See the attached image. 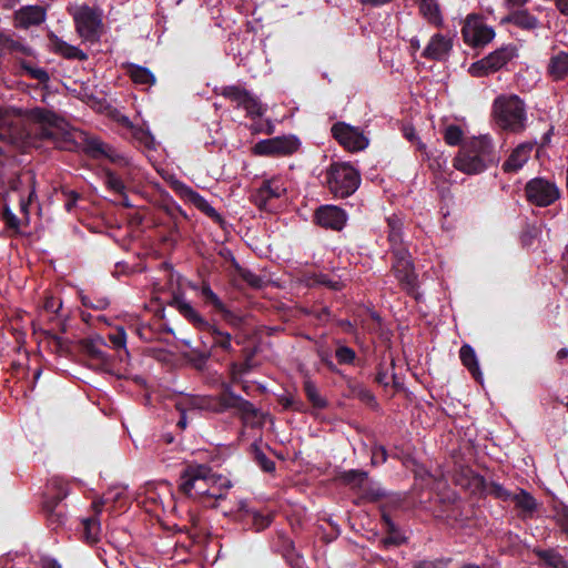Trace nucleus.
<instances>
[{
	"label": "nucleus",
	"mask_w": 568,
	"mask_h": 568,
	"mask_svg": "<svg viewBox=\"0 0 568 568\" xmlns=\"http://www.w3.org/2000/svg\"><path fill=\"white\" fill-rule=\"evenodd\" d=\"M231 487L229 478L204 464L187 465L179 479L180 491L205 507H215Z\"/></svg>",
	"instance_id": "f257e3e1"
},
{
	"label": "nucleus",
	"mask_w": 568,
	"mask_h": 568,
	"mask_svg": "<svg viewBox=\"0 0 568 568\" xmlns=\"http://www.w3.org/2000/svg\"><path fill=\"white\" fill-rule=\"evenodd\" d=\"M499 155L489 135H479L467 139L454 158L453 165L456 170L468 174H480L490 166L497 164Z\"/></svg>",
	"instance_id": "f03ea898"
},
{
	"label": "nucleus",
	"mask_w": 568,
	"mask_h": 568,
	"mask_svg": "<svg viewBox=\"0 0 568 568\" xmlns=\"http://www.w3.org/2000/svg\"><path fill=\"white\" fill-rule=\"evenodd\" d=\"M493 116L503 130L521 132L527 122L526 104L517 94H500L493 102Z\"/></svg>",
	"instance_id": "7ed1b4c3"
},
{
	"label": "nucleus",
	"mask_w": 568,
	"mask_h": 568,
	"mask_svg": "<svg viewBox=\"0 0 568 568\" xmlns=\"http://www.w3.org/2000/svg\"><path fill=\"white\" fill-rule=\"evenodd\" d=\"M79 36L88 42H97L103 31V10L88 4L72 6L69 9Z\"/></svg>",
	"instance_id": "20e7f679"
},
{
	"label": "nucleus",
	"mask_w": 568,
	"mask_h": 568,
	"mask_svg": "<svg viewBox=\"0 0 568 568\" xmlns=\"http://www.w3.org/2000/svg\"><path fill=\"white\" fill-rule=\"evenodd\" d=\"M326 183L335 196L347 197L358 189L361 175L351 164L336 162L326 172Z\"/></svg>",
	"instance_id": "39448f33"
},
{
	"label": "nucleus",
	"mask_w": 568,
	"mask_h": 568,
	"mask_svg": "<svg viewBox=\"0 0 568 568\" xmlns=\"http://www.w3.org/2000/svg\"><path fill=\"white\" fill-rule=\"evenodd\" d=\"M516 55L513 45H504L469 67L473 77H484L497 72Z\"/></svg>",
	"instance_id": "423d86ee"
},
{
	"label": "nucleus",
	"mask_w": 568,
	"mask_h": 568,
	"mask_svg": "<svg viewBox=\"0 0 568 568\" xmlns=\"http://www.w3.org/2000/svg\"><path fill=\"white\" fill-rule=\"evenodd\" d=\"M464 41L471 47H484L495 38V30L477 14L467 16L462 28Z\"/></svg>",
	"instance_id": "0eeeda50"
},
{
	"label": "nucleus",
	"mask_w": 568,
	"mask_h": 568,
	"mask_svg": "<svg viewBox=\"0 0 568 568\" xmlns=\"http://www.w3.org/2000/svg\"><path fill=\"white\" fill-rule=\"evenodd\" d=\"M331 131L334 139L337 140V142L347 151H363L369 144V139L359 128L349 125L345 122L335 123Z\"/></svg>",
	"instance_id": "6e6552de"
},
{
	"label": "nucleus",
	"mask_w": 568,
	"mask_h": 568,
	"mask_svg": "<svg viewBox=\"0 0 568 568\" xmlns=\"http://www.w3.org/2000/svg\"><path fill=\"white\" fill-rule=\"evenodd\" d=\"M221 94L236 103L237 108L244 109L247 116H262L266 111V106L262 104L257 97L239 85L224 87Z\"/></svg>",
	"instance_id": "1a4fd4ad"
},
{
	"label": "nucleus",
	"mask_w": 568,
	"mask_h": 568,
	"mask_svg": "<svg viewBox=\"0 0 568 568\" xmlns=\"http://www.w3.org/2000/svg\"><path fill=\"white\" fill-rule=\"evenodd\" d=\"M525 191L528 201L537 206H548L559 197L557 186L540 178L530 180Z\"/></svg>",
	"instance_id": "9d476101"
},
{
	"label": "nucleus",
	"mask_w": 568,
	"mask_h": 568,
	"mask_svg": "<svg viewBox=\"0 0 568 568\" xmlns=\"http://www.w3.org/2000/svg\"><path fill=\"white\" fill-rule=\"evenodd\" d=\"M393 272L402 286L413 292L417 286V276L410 255L406 248H396L393 262Z\"/></svg>",
	"instance_id": "9b49d317"
},
{
	"label": "nucleus",
	"mask_w": 568,
	"mask_h": 568,
	"mask_svg": "<svg viewBox=\"0 0 568 568\" xmlns=\"http://www.w3.org/2000/svg\"><path fill=\"white\" fill-rule=\"evenodd\" d=\"M300 146L295 136H276L257 142L253 152L257 155H290Z\"/></svg>",
	"instance_id": "f8f14e48"
},
{
	"label": "nucleus",
	"mask_w": 568,
	"mask_h": 568,
	"mask_svg": "<svg viewBox=\"0 0 568 568\" xmlns=\"http://www.w3.org/2000/svg\"><path fill=\"white\" fill-rule=\"evenodd\" d=\"M171 186L176 192V194L180 195V197L192 203L197 210L203 212L209 217L217 222L222 220L217 211L200 193L194 191L184 182L180 180H173L171 182Z\"/></svg>",
	"instance_id": "ddd939ff"
},
{
	"label": "nucleus",
	"mask_w": 568,
	"mask_h": 568,
	"mask_svg": "<svg viewBox=\"0 0 568 568\" xmlns=\"http://www.w3.org/2000/svg\"><path fill=\"white\" fill-rule=\"evenodd\" d=\"M179 412L194 414L200 410L221 412V396H192L186 395L179 398L175 404Z\"/></svg>",
	"instance_id": "4468645a"
},
{
	"label": "nucleus",
	"mask_w": 568,
	"mask_h": 568,
	"mask_svg": "<svg viewBox=\"0 0 568 568\" xmlns=\"http://www.w3.org/2000/svg\"><path fill=\"white\" fill-rule=\"evenodd\" d=\"M453 49V38L442 33H435L422 52V57L434 60L445 61L448 59Z\"/></svg>",
	"instance_id": "2eb2a0df"
},
{
	"label": "nucleus",
	"mask_w": 568,
	"mask_h": 568,
	"mask_svg": "<svg viewBox=\"0 0 568 568\" xmlns=\"http://www.w3.org/2000/svg\"><path fill=\"white\" fill-rule=\"evenodd\" d=\"M510 501L514 504L518 516L524 520L537 517L541 507V504L530 493L521 488L514 491Z\"/></svg>",
	"instance_id": "dca6fc26"
},
{
	"label": "nucleus",
	"mask_w": 568,
	"mask_h": 568,
	"mask_svg": "<svg viewBox=\"0 0 568 568\" xmlns=\"http://www.w3.org/2000/svg\"><path fill=\"white\" fill-rule=\"evenodd\" d=\"M315 220L323 227L341 231L346 224L347 215L338 206L323 205L317 209Z\"/></svg>",
	"instance_id": "f3484780"
},
{
	"label": "nucleus",
	"mask_w": 568,
	"mask_h": 568,
	"mask_svg": "<svg viewBox=\"0 0 568 568\" xmlns=\"http://www.w3.org/2000/svg\"><path fill=\"white\" fill-rule=\"evenodd\" d=\"M229 408L237 409L246 419L256 417L257 415V409L252 403L243 399L241 396H237L227 389L224 394L221 395V412H224Z\"/></svg>",
	"instance_id": "a211bd4d"
},
{
	"label": "nucleus",
	"mask_w": 568,
	"mask_h": 568,
	"mask_svg": "<svg viewBox=\"0 0 568 568\" xmlns=\"http://www.w3.org/2000/svg\"><path fill=\"white\" fill-rule=\"evenodd\" d=\"M534 144L526 142L516 146L508 159L503 164V170L507 173L518 172L530 159Z\"/></svg>",
	"instance_id": "6ab92c4d"
},
{
	"label": "nucleus",
	"mask_w": 568,
	"mask_h": 568,
	"mask_svg": "<svg viewBox=\"0 0 568 568\" xmlns=\"http://www.w3.org/2000/svg\"><path fill=\"white\" fill-rule=\"evenodd\" d=\"M45 18L44 10L39 6H28L16 12V24L21 28L40 24Z\"/></svg>",
	"instance_id": "aec40b11"
},
{
	"label": "nucleus",
	"mask_w": 568,
	"mask_h": 568,
	"mask_svg": "<svg viewBox=\"0 0 568 568\" xmlns=\"http://www.w3.org/2000/svg\"><path fill=\"white\" fill-rule=\"evenodd\" d=\"M50 47L53 52H55L69 60L83 61V60H87V58H88V55L84 51H82L78 47L69 44L68 42H65L64 40L60 39L57 36L50 37Z\"/></svg>",
	"instance_id": "412c9836"
},
{
	"label": "nucleus",
	"mask_w": 568,
	"mask_h": 568,
	"mask_svg": "<svg viewBox=\"0 0 568 568\" xmlns=\"http://www.w3.org/2000/svg\"><path fill=\"white\" fill-rule=\"evenodd\" d=\"M178 311L200 331H209L211 324L184 300H175Z\"/></svg>",
	"instance_id": "4be33fe9"
},
{
	"label": "nucleus",
	"mask_w": 568,
	"mask_h": 568,
	"mask_svg": "<svg viewBox=\"0 0 568 568\" xmlns=\"http://www.w3.org/2000/svg\"><path fill=\"white\" fill-rule=\"evenodd\" d=\"M239 510L243 513V518H251L256 530H263L270 526L272 516L270 514L260 513L251 508L245 500L239 501Z\"/></svg>",
	"instance_id": "5701e85b"
},
{
	"label": "nucleus",
	"mask_w": 568,
	"mask_h": 568,
	"mask_svg": "<svg viewBox=\"0 0 568 568\" xmlns=\"http://www.w3.org/2000/svg\"><path fill=\"white\" fill-rule=\"evenodd\" d=\"M506 21L527 31L535 30L539 27L538 18L529 13L527 10H516L511 12L506 18Z\"/></svg>",
	"instance_id": "b1692460"
},
{
	"label": "nucleus",
	"mask_w": 568,
	"mask_h": 568,
	"mask_svg": "<svg viewBox=\"0 0 568 568\" xmlns=\"http://www.w3.org/2000/svg\"><path fill=\"white\" fill-rule=\"evenodd\" d=\"M548 72L554 80H561L568 75V53L560 51L554 54L548 63Z\"/></svg>",
	"instance_id": "393cba45"
},
{
	"label": "nucleus",
	"mask_w": 568,
	"mask_h": 568,
	"mask_svg": "<svg viewBox=\"0 0 568 568\" xmlns=\"http://www.w3.org/2000/svg\"><path fill=\"white\" fill-rule=\"evenodd\" d=\"M459 357L463 365L467 367V369L477 381H479L481 378V372L475 349L470 345L465 344L460 347Z\"/></svg>",
	"instance_id": "a878e982"
},
{
	"label": "nucleus",
	"mask_w": 568,
	"mask_h": 568,
	"mask_svg": "<svg viewBox=\"0 0 568 568\" xmlns=\"http://www.w3.org/2000/svg\"><path fill=\"white\" fill-rule=\"evenodd\" d=\"M286 192V187L281 178H274L263 183L258 191V196L263 200L278 199Z\"/></svg>",
	"instance_id": "bb28decb"
},
{
	"label": "nucleus",
	"mask_w": 568,
	"mask_h": 568,
	"mask_svg": "<svg viewBox=\"0 0 568 568\" xmlns=\"http://www.w3.org/2000/svg\"><path fill=\"white\" fill-rule=\"evenodd\" d=\"M419 11L423 17L434 26H440L443 17L436 0H418Z\"/></svg>",
	"instance_id": "cd10ccee"
},
{
	"label": "nucleus",
	"mask_w": 568,
	"mask_h": 568,
	"mask_svg": "<svg viewBox=\"0 0 568 568\" xmlns=\"http://www.w3.org/2000/svg\"><path fill=\"white\" fill-rule=\"evenodd\" d=\"M387 224L389 229L388 241L390 243V247L393 254H395L396 248H406L403 245L402 240V221L396 216H390L387 219Z\"/></svg>",
	"instance_id": "c85d7f7f"
},
{
	"label": "nucleus",
	"mask_w": 568,
	"mask_h": 568,
	"mask_svg": "<svg viewBox=\"0 0 568 568\" xmlns=\"http://www.w3.org/2000/svg\"><path fill=\"white\" fill-rule=\"evenodd\" d=\"M122 123L131 129L132 136L139 141L141 144L149 149L155 148V140L154 136L151 134V132L148 129H144L142 126H134L130 122V120L125 116L122 118Z\"/></svg>",
	"instance_id": "c756f323"
},
{
	"label": "nucleus",
	"mask_w": 568,
	"mask_h": 568,
	"mask_svg": "<svg viewBox=\"0 0 568 568\" xmlns=\"http://www.w3.org/2000/svg\"><path fill=\"white\" fill-rule=\"evenodd\" d=\"M103 156H105L112 163L119 165L120 168L128 169L125 176H126V179H130L131 169L133 168V163H132V160L128 155L119 152L116 149H114L113 146H111L109 144L105 149Z\"/></svg>",
	"instance_id": "7c9ffc66"
},
{
	"label": "nucleus",
	"mask_w": 568,
	"mask_h": 568,
	"mask_svg": "<svg viewBox=\"0 0 568 568\" xmlns=\"http://www.w3.org/2000/svg\"><path fill=\"white\" fill-rule=\"evenodd\" d=\"M105 345L103 338L99 337L90 342L85 346L87 354L91 359H95L101 368H105L109 365L108 355L101 349L100 346Z\"/></svg>",
	"instance_id": "2f4dec72"
},
{
	"label": "nucleus",
	"mask_w": 568,
	"mask_h": 568,
	"mask_svg": "<svg viewBox=\"0 0 568 568\" xmlns=\"http://www.w3.org/2000/svg\"><path fill=\"white\" fill-rule=\"evenodd\" d=\"M0 50L8 51L10 53H22L31 55L32 51L30 48L23 45L21 42L14 40L10 34L0 32Z\"/></svg>",
	"instance_id": "473e14b6"
},
{
	"label": "nucleus",
	"mask_w": 568,
	"mask_h": 568,
	"mask_svg": "<svg viewBox=\"0 0 568 568\" xmlns=\"http://www.w3.org/2000/svg\"><path fill=\"white\" fill-rule=\"evenodd\" d=\"M129 74L136 84L152 85L155 82L153 73L144 67L131 64L129 67Z\"/></svg>",
	"instance_id": "72a5a7b5"
},
{
	"label": "nucleus",
	"mask_w": 568,
	"mask_h": 568,
	"mask_svg": "<svg viewBox=\"0 0 568 568\" xmlns=\"http://www.w3.org/2000/svg\"><path fill=\"white\" fill-rule=\"evenodd\" d=\"M82 535L88 544H94L99 540L101 534V525L98 518L91 517L82 521Z\"/></svg>",
	"instance_id": "f704fd0d"
},
{
	"label": "nucleus",
	"mask_w": 568,
	"mask_h": 568,
	"mask_svg": "<svg viewBox=\"0 0 568 568\" xmlns=\"http://www.w3.org/2000/svg\"><path fill=\"white\" fill-rule=\"evenodd\" d=\"M103 181H104L105 186L110 191H112L119 195H124V191H126L125 183H124L123 179L120 175H118L115 172H113L109 169L103 170Z\"/></svg>",
	"instance_id": "c9c22d12"
},
{
	"label": "nucleus",
	"mask_w": 568,
	"mask_h": 568,
	"mask_svg": "<svg viewBox=\"0 0 568 568\" xmlns=\"http://www.w3.org/2000/svg\"><path fill=\"white\" fill-rule=\"evenodd\" d=\"M537 555L550 567L568 568V562L565 560L564 556L554 549L539 550Z\"/></svg>",
	"instance_id": "e433bc0d"
},
{
	"label": "nucleus",
	"mask_w": 568,
	"mask_h": 568,
	"mask_svg": "<svg viewBox=\"0 0 568 568\" xmlns=\"http://www.w3.org/2000/svg\"><path fill=\"white\" fill-rule=\"evenodd\" d=\"M304 390L308 400L315 407L323 408L326 406L325 399L320 395L316 385L311 379L304 382Z\"/></svg>",
	"instance_id": "4c0bfd02"
},
{
	"label": "nucleus",
	"mask_w": 568,
	"mask_h": 568,
	"mask_svg": "<svg viewBox=\"0 0 568 568\" xmlns=\"http://www.w3.org/2000/svg\"><path fill=\"white\" fill-rule=\"evenodd\" d=\"M8 197H9V194L3 196L2 220L4 221L7 227L18 232L20 229L21 221L10 210Z\"/></svg>",
	"instance_id": "58836bf2"
},
{
	"label": "nucleus",
	"mask_w": 568,
	"mask_h": 568,
	"mask_svg": "<svg viewBox=\"0 0 568 568\" xmlns=\"http://www.w3.org/2000/svg\"><path fill=\"white\" fill-rule=\"evenodd\" d=\"M463 130L456 124L446 126L444 131V140L448 145L452 146L463 144Z\"/></svg>",
	"instance_id": "ea45409f"
},
{
	"label": "nucleus",
	"mask_w": 568,
	"mask_h": 568,
	"mask_svg": "<svg viewBox=\"0 0 568 568\" xmlns=\"http://www.w3.org/2000/svg\"><path fill=\"white\" fill-rule=\"evenodd\" d=\"M201 296L204 301L211 305H213L217 311L224 312L225 305L220 300V297L212 291L209 284H203L200 288Z\"/></svg>",
	"instance_id": "a19ab883"
},
{
	"label": "nucleus",
	"mask_w": 568,
	"mask_h": 568,
	"mask_svg": "<svg viewBox=\"0 0 568 568\" xmlns=\"http://www.w3.org/2000/svg\"><path fill=\"white\" fill-rule=\"evenodd\" d=\"M20 64L21 68L27 72V74L30 75L32 79L38 80L40 83H47L49 81L50 77L44 69L34 67L24 61H21Z\"/></svg>",
	"instance_id": "79ce46f5"
},
{
	"label": "nucleus",
	"mask_w": 568,
	"mask_h": 568,
	"mask_svg": "<svg viewBox=\"0 0 568 568\" xmlns=\"http://www.w3.org/2000/svg\"><path fill=\"white\" fill-rule=\"evenodd\" d=\"M109 339L115 349H122L125 356H129L126 349V333L122 326L116 327L115 333L109 335Z\"/></svg>",
	"instance_id": "37998d69"
},
{
	"label": "nucleus",
	"mask_w": 568,
	"mask_h": 568,
	"mask_svg": "<svg viewBox=\"0 0 568 568\" xmlns=\"http://www.w3.org/2000/svg\"><path fill=\"white\" fill-rule=\"evenodd\" d=\"M209 332H211V334L214 337L215 346H219L224 351H231V335L229 333L221 332L214 326H211V328H209Z\"/></svg>",
	"instance_id": "c03bdc74"
},
{
	"label": "nucleus",
	"mask_w": 568,
	"mask_h": 568,
	"mask_svg": "<svg viewBox=\"0 0 568 568\" xmlns=\"http://www.w3.org/2000/svg\"><path fill=\"white\" fill-rule=\"evenodd\" d=\"M108 145L109 144L102 142L98 138H90L85 142V150L91 154V156L99 158L103 156Z\"/></svg>",
	"instance_id": "a18cd8bd"
},
{
	"label": "nucleus",
	"mask_w": 568,
	"mask_h": 568,
	"mask_svg": "<svg viewBox=\"0 0 568 568\" xmlns=\"http://www.w3.org/2000/svg\"><path fill=\"white\" fill-rule=\"evenodd\" d=\"M254 448V459L258 464V466L266 473H272L275 470V463L266 457V455L261 452L256 445Z\"/></svg>",
	"instance_id": "49530a36"
},
{
	"label": "nucleus",
	"mask_w": 568,
	"mask_h": 568,
	"mask_svg": "<svg viewBox=\"0 0 568 568\" xmlns=\"http://www.w3.org/2000/svg\"><path fill=\"white\" fill-rule=\"evenodd\" d=\"M335 357L339 364H352L356 354L351 347L341 345L336 348Z\"/></svg>",
	"instance_id": "de8ad7c7"
},
{
	"label": "nucleus",
	"mask_w": 568,
	"mask_h": 568,
	"mask_svg": "<svg viewBox=\"0 0 568 568\" xmlns=\"http://www.w3.org/2000/svg\"><path fill=\"white\" fill-rule=\"evenodd\" d=\"M384 521L387 526L388 531L392 534L390 536L383 539V542L385 546L389 545H399L402 542V537L395 529L394 523L390 520V518L386 515L383 516Z\"/></svg>",
	"instance_id": "09e8293b"
},
{
	"label": "nucleus",
	"mask_w": 568,
	"mask_h": 568,
	"mask_svg": "<svg viewBox=\"0 0 568 568\" xmlns=\"http://www.w3.org/2000/svg\"><path fill=\"white\" fill-rule=\"evenodd\" d=\"M488 494L494 496V497H496V498H498V499H500V500H503V501H510L514 491H510V490L506 489L500 484L493 483L488 487Z\"/></svg>",
	"instance_id": "8fccbe9b"
},
{
	"label": "nucleus",
	"mask_w": 568,
	"mask_h": 568,
	"mask_svg": "<svg viewBox=\"0 0 568 568\" xmlns=\"http://www.w3.org/2000/svg\"><path fill=\"white\" fill-rule=\"evenodd\" d=\"M81 302L84 306L93 310H105L110 305V301L105 296L91 298L90 296H82Z\"/></svg>",
	"instance_id": "3c124183"
},
{
	"label": "nucleus",
	"mask_w": 568,
	"mask_h": 568,
	"mask_svg": "<svg viewBox=\"0 0 568 568\" xmlns=\"http://www.w3.org/2000/svg\"><path fill=\"white\" fill-rule=\"evenodd\" d=\"M556 521L568 535V507H561L556 511Z\"/></svg>",
	"instance_id": "603ef678"
},
{
	"label": "nucleus",
	"mask_w": 568,
	"mask_h": 568,
	"mask_svg": "<svg viewBox=\"0 0 568 568\" xmlns=\"http://www.w3.org/2000/svg\"><path fill=\"white\" fill-rule=\"evenodd\" d=\"M366 477V473L359 470H348L343 474V480L353 484V483H362Z\"/></svg>",
	"instance_id": "864d4df0"
},
{
	"label": "nucleus",
	"mask_w": 568,
	"mask_h": 568,
	"mask_svg": "<svg viewBox=\"0 0 568 568\" xmlns=\"http://www.w3.org/2000/svg\"><path fill=\"white\" fill-rule=\"evenodd\" d=\"M448 560L436 559V560H423L415 565V568H447Z\"/></svg>",
	"instance_id": "5fc2aeb1"
},
{
	"label": "nucleus",
	"mask_w": 568,
	"mask_h": 568,
	"mask_svg": "<svg viewBox=\"0 0 568 568\" xmlns=\"http://www.w3.org/2000/svg\"><path fill=\"white\" fill-rule=\"evenodd\" d=\"M317 283L325 285L335 291H338L342 288V283L338 280L332 278L325 274L318 275Z\"/></svg>",
	"instance_id": "6e6d98bb"
},
{
	"label": "nucleus",
	"mask_w": 568,
	"mask_h": 568,
	"mask_svg": "<svg viewBox=\"0 0 568 568\" xmlns=\"http://www.w3.org/2000/svg\"><path fill=\"white\" fill-rule=\"evenodd\" d=\"M387 459V452L383 446L374 447L372 452V463L374 465H379L385 463Z\"/></svg>",
	"instance_id": "4d7b16f0"
},
{
	"label": "nucleus",
	"mask_w": 568,
	"mask_h": 568,
	"mask_svg": "<svg viewBox=\"0 0 568 568\" xmlns=\"http://www.w3.org/2000/svg\"><path fill=\"white\" fill-rule=\"evenodd\" d=\"M404 136L410 141V142H416V145H417V149L423 151L425 150V144L423 142L419 141L417 134H416V131L413 126H405L404 130Z\"/></svg>",
	"instance_id": "13d9d810"
},
{
	"label": "nucleus",
	"mask_w": 568,
	"mask_h": 568,
	"mask_svg": "<svg viewBox=\"0 0 568 568\" xmlns=\"http://www.w3.org/2000/svg\"><path fill=\"white\" fill-rule=\"evenodd\" d=\"M62 307V302L53 296H48L44 302V310L52 313H58Z\"/></svg>",
	"instance_id": "bf43d9fd"
},
{
	"label": "nucleus",
	"mask_w": 568,
	"mask_h": 568,
	"mask_svg": "<svg viewBox=\"0 0 568 568\" xmlns=\"http://www.w3.org/2000/svg\"><path fill=\"white\" fill-rule=\"evenodd\" d=\"M36 192L34 190L32 189L30 192H29V195H28V199H23L22 196H20V211L21 213L23 214L26 221H28L29 219V205L34 196Z\"/></svg>",
	"instance_id": "052dcab7"
},
{
	"label": "nucleus",
	"mask_w": 568,
	"mask_h": 568,
	"mask_svg": "<svg viewBox=\"0 0 568 568\" xmlns=\"http://www.w3.org/2000/svg\"><path fill=\"white\" fill-rule=\"evenodd\" d=\"M67 196H68V200L64 204V207L68 212H71L77 204L79 195L75 192L71 191V192L67 193Z\"/></svg>",
	"instance_id": "680f3d73"
},
{
	"label": "nucleus",
	"mask_w": 568,
	"mask_h": 568,
	"mask_svg": "<svg viewBox=\"0 0 568 568\" xmlns=\"http://www.w3.org/2000/svg\"><path fill=\"white\" fill-rule=\"evenodd\" d=\"M41 568H62V567L55 559L43 558L41 560Z\"/></svg>",
	"instance_id": "e2e57ef3"
},
{
	"label": "nucleus",
	"mask_w": 568,
	"mask_h": 568,
	"mask_svg": "<svg viewBox=\"0 0 568 568\" xmlns=\"http://www.w3.org/2000/svg\"><path fill=\"white\" fill-rule=\"evenodd\" d=\"M557 9L561 14L568 16V0H555Z\"/></svg>",
	"instance_id": "0e129e2a"
},
{
	"label": "nucleus",
	"mask_w": 568,
	"mask_h": 568,
	"mask_svg": "<svg viewBox=\"0 0 568 568\" xmlns=\"http://www.w3.org/2000/svg\"><path fill=\"white\" fill-rule=\"evenodd\" d=\"M181 416H180V419L178 422V426L181 428V429H185L186 428V425H187V413L185 412H180Z\"/></svg>",
	"instance_id": "69168bd1"
},
{
	"label": "nucleus",
	"mask_w": 568,
	"mask_h": 568,
	"mask_svg": "<svg viewBox=\"0 0 568 568\" xmlns=\"http://www.w3.org/2000/svg\"><path fill=\"white\" fill-rule=\"evenodd\" d=\"M529 0H507L509 7L520 8L524 7Z\"/></svg>",
	"instance_id": "338daca9"
},
{
	"label": "nucleus",
	"mask_w": 568,
	"mask_h": 568,
	"mask_svg": "<svg viewBox=\"0 0 568 568\" xmlns=\"http://www.w3.org/2000/svg\"><path fill=\"white\" fill-rule=\"evenodd\" d=\"M409 43H410V48H412L414 51L419 50V48H420V42H419V40H418L417 38H412V39L409 40Z\"/></svg>",
	"instance_id": "774afa93"
}]
</instances>
